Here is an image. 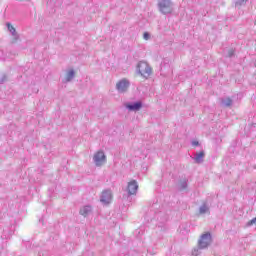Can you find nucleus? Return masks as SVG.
Masks as SVG:
<instances>
[{"label":"nucleus","instance_id":"1","mask_svg":"<svg viewBox=\"0 0 256 256\" xmlns=\"http://www.w3.org/2000/svg\"><path fill=\"white\" fill-rule=\"evenodd\" d=\"M211 241H212L211 232H206L205 234H202L200 236V239L198 240V247L192 250V255L193 256L201 255V249H207V247L211 245Z\"/></svg>","mask_w":256,"mask_h":256},{"label":"nucleus","instance_id":"2","mask_svg":"<svg viewBox=\"0 0 256 256\" xmlns=\"http://www.w3.org/2000/svg\"><path fill=\"white\" fill-rule=\"evenodd\" d=\"M146 219L147 221H153V219H156V221H159L160 223L158 224V227L163 228L165 223H167L169 216H167V214L163 211L150 210L146 213Z\"/></svg>","mask_w":256,"mask_h":256},{"label":"nucleus","instance_id":"3","mask_svg":"<svg viewBox=\"0 0 256 256\" xmlns=\"http://www.w3.org/2000/svg\"><path fill=\"white\" fill-rule=\"evenodd\" d=\"M136 71L138 75H141V77H143L144 79H149V77H151L153 73V69L145 61L138 62L136 66Z\"/></svg>","mask_w":256,"mask_h":256},{"label":"nucleus","instance_id":"4","mask_svg":"<svg viewBox=\"0 0 256 256\" xmlns=\"http://www.w3.org/2000/svg\"><path fill=\"white\" fill-rule=\"evenodd\" d=\"M157 5L162 15L173 13V2L171 0H159Z\"/></svg>","mask_w":256,"mask_h":256},{"label":"nucleus","instance_id":"5","mask_svg":"<svg viewBox=\"0 0 256 256\" xmlns=\"http://www.w3.org/2000/svg\"><path fill=\"white\" fill-rule=\"evenodd\" d=\"M124 107L128 110V111H141V109H143V102L141 100L139 101H135V102H126L124 104Z\"/></svg>","mask_w":256,"mask_h":256},{"label":"nucleus","instance_id":"6","mask_svg":"<svg viewBox=\"0 0 256 256\" xmlns=\"http://www.w3.org/2000/svg\"><path fill=\"white\" fill-rule=\"evenodd\" d=\"M100 201L103 205H109L111 201H113V193L111 192V189H106L102 192Z\"/></svg>","mask_w":256,"mask_h":256},{"label":"nucleus","instance_id":"7","mask_svg":"<svg viewBox=\"0 0 256 256\" xmlns=\"http://www.w3.org/2000/svg\"><path fill=\"white\" fill-rule=\"evenodd\" d=\"M138 190H139V184L137 183V180H132L128 182V186H127L128 197H131V195H137Z\"/></svg>","mask_w":256,"mask_h":256},{"label":"nucleus","instance_id":"8","mask_svg":"<svg viewBox=\"0 0 256 256\" xmlns=\"http://www.w3.org/2000/svg\"><path fill=\"white\" fill-rule=\"evenodd\" d=\"M93 159H94L95 165L97 167H100V165H103V163H105V161H107V156H105V152L98 151L94 155Z\"/></svg>","mask_w":256,"mask_h":256},{"label":"nucleus","instance_id":"9","mask_svg":"<svg viewBox=\"0 0 256 256\" xmlns=\"http://www.w3.org/2000/svg\"><path fill=\"white\" fill-rule=\"evenodd\" d=\"M131 83L127 79H122L116 84V89L118 93H125L127 89H129V86Z\"/></svg>","mask_w":256,"mask_h":256},{"label":"nucleus","instance_id":"10","mask_svg":"<svg viewBox=\"0 0 256 256\" xmlns=\"http://www.w3.org/2000/svg\"><path fill=\"white\" fill-rule=\"evenodd\" d=\"M203 159H205V151L204 150H201L200 152H196L194 154V161L198 165L203 163Z\"/></svg>","mask_w":256,"mask_h":256},{"label":"nucleus","instance_id":"11","mask_svg":"<svg viewBox=\"0 0 256 256\" xmlns=\"http://www.w3.org/2000/svg\"><path fill=\"white\" fill-rule=\"evenodd\" d=\"M91 211H93V209L91 208L90 205H86V206H83L79 213L83 216V217H89V215H91Z\"/></svg>","mask_w":256,"mask_h":256},{"label":"nucleus","instance_id":"12","mask_svg":"<svg viewBox=\"0 0 256 256\" xmlns=\"http://www.w3.org/2000/svg\"><path fill=\"white\" fill-rule=\"evenodd\" d=\"M6 27L8 31L11 33L12 37H15V39H19V34L17 33V30L15 29V27L11 25V23L7 22Z\"/></svg>","mask_w":256,"mask_h":256},{"label":"nucleus","instance_id":"13","mask_svg":"<svg viewBox=\"0 0 256 256\" xmlns=\"http://www.w3.org/2000/svg\"><path fill=\"white\" fill-rule=\"evenodd\" d=\"M188 183H189V180H187V178L180 180L178 183V190L185 191V189H187V187H189Z\"/></svg>","mask_w":256,"mask_h":256},{"label":"nucleus","instance_id":"14","mask_svg":"<svg viewBox=\"0 0 256 256\" xmlns=\"http://www.w3.org/2000/svg\"><path fill=\"white\" fill-rule=\"evenodd\" d=\"M222 107H231L233 105V99L229 97H223L220 99Z\"/></svg>","mask_w":256,"mask_h":256},{"label":"nucleus","instance_id":"15","mask_svg":"<svg viewBox=\"0 0 256 256\" xmlns=\"http://www.w3.org/2000/svg\"><path fill=\"white\" fill-rule=\"evenodd\" d=\"M75 79V70L71 69L66 74V82L69 83Z\"/></svg>","mask_w":256,"mask_h":256},{"label":"nucleus","instance_id":"16","mask_svg":"<svg viewBox=\"0 0 256 256\" xmlns=\"http://www.w3.org/2000/svg\"><path fill=\"white\" fill-rule=\"evenodd\" d=\"M208 211H209V206L207 205V202H204L199 208V213L200 215H205V213H208Z\"/></svg>","mask_w":256,"mask_h":256},{"label":"nucleus","instance_id":"17","mask_svg":"<svg viewBox=\"0 0 256 256\" xmlns=\"http://www.w3.org/2000/svg\"><path fill=\"white\" fill-rule=\"evenodd\" d=\"M247 3V0H234L235 7H241Z\"/></svg>","mask_w":256,"mask_h":256},{"label":"nucleus","instance_id":"18","mask_svg":"<svg viewBox=\"0 0 256 256\" xmlns=\"http://www.w3.org/2000/svg\"><path fill=\"white\" fill-rule=\"evenodd\" d=\"M5 81H7V75L6 74L0 75V85H3Z\"/></svg>","mask_w":256,"mask_h":256},{"label":"nucleus","instance_id":"19","mask_svg":"<svg viewBox=\"0 0 256 256\" xmlns=\"http://www.w3.org/2000/svg\"><path fill=\"white\" fill-rule=\"evenodd\" d=\"M227 57H235V50L233 48L228 50Z\"/></svg>","mask_w":256,"mask_h":256},{"label":"nucleus","instance_id":"20","mask_svg":"<svg viewBox=\"0 0 256 256\" xmlns=\"http://www.w3.org/2000/svg\"><path fill=\"white\" fill-rule=\"evenodd\" d=\"M255 223H256V217L247 222V227H251L252 225H255Z\"/></svg>","mask_w":256,"mask_h":256},{"label":"nucleus","instance_id":"21","mask_svg":"<svg viewBox=\"0 0 256 256\" xmlns=\"http://www.w3.org/2000/svg\"><path fill=\"white\" fill-rule=\"evenodd\" d=\"M143 38L146 40V41H149V39H151V34H149V32H145L143 34Z\"/></svg>","mask_w":256,"mask_h":256},{"label":"nucleus","instance_id":"22","mask_svg":"<svg viewBox=\"0 0 256 256\" xmlns=\"http://www.w3.org/2000/svg\"><path fill=\"white\" fill-rule=\"evenodd\" d=\"M192 145L194 146V147H199V141H192Z\"/></svg>","mask_w":256,"mask_h":256},{"label":"nucleus","instance_id":"23","mask_svg":"<svg viewBox=\"0 0 256 256\" xmlns=\"http://www.w3.org/2000/svg\"><path fill=\"white\" fill-rule=\"evenodd\" d=\"M152 208L157 209V204H153Z\"/></svg>","mask_w":256,"mask_h":256},{"label":"nucleus","instance_id":"24","mask_svg":"<svg viewBox=\"0 0 256 256\" xmlns=\"http://www.w3.org/2000/svg\"><path fill=\"white\" fill-rule=\"evenodd\" d=\"M39 221H43V219H40Z\"/></svg>","mask_w":256,"mask_h":256}]
</instances>
